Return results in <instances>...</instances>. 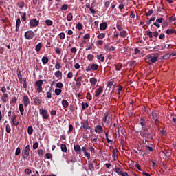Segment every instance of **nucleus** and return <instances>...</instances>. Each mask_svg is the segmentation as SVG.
<instances>
[{"label": "nucleus", "mask_w": 176, "mask_h": 176, "mask_svg": "<svg viewBox=\"0 0 176 176\" xmlns=\"http://www.w3.org/2000/svg\"><path fill=\"white\" fill-rule=\"evenodd\" d=\"M146 57L147 60H148L151 64H155V63L159 60V54H149Z\"/></svg>", "instance_id": "obj_1"}, {"label": "nucleus", "mask_w": 176, "mask_h": 176, "mask_svg": "<svg viewBox=\"0 0 176 176\" xmlns=\"http://www.w3.org/2000/svg\"><path fill=\"white\" fill-rule=\"evenodd\" d=\"M24 36L25 39H28V41H31V39H34L35 36V32L32 30H28L25 32Z\"/></svg>", "instance_id": "obj_2"}, {"label": "nucleus", "mask_w": 176, "mask_h": 176, "mask_svg": "<svg viewBox=\"0 0 176 176\" xmlns=\"http://www.w3.org/2000/svg\"><path fill=\"white\" fill-rule=\"evenodd\" d=\"M30 145L28 144L22 151V156L24 160H27V158L28 157V156H30Z\"/></svg>", "instance_id": "obj_3"}, {"label": "nucleus", "mask_w": 176, "mask_h": 176, "mask_svg": "<svg viewBox=\"0 0 176 176\" xmlns=\"http://www.w3.org/2000/svg\"><path fill=\"white\" fill-rule=\"evenodd\" d=\"M39 113L42 116L43 119L47 120L50 118L49 112L46 109H40Z\"/></svg>", "instance_id": "obj_4"}, {"label": "nucleus", "mask_w": 176, "mask_h": 176, "mask_svg": "<svg viewBox=\"0 0 176 176\" xmlns=\"http://www.w3.org/2000/svg\"><path fill=\"white\" fill-rule=\"evenodd\" d=\"M29 25L30 28H34L39 25V20H37L36 18H34L30 21Z\"/></svg>", "instance_id": "obj_5"}, {"label": "nucleus", "mask_w": 176, "mask_h": 176, "mask_svg": "<svg viewBox=\"0 0 176 176\" xmlns=\"http://www.w3.org/2000/svg\"><path fill=\"white\" fill-rule=\"evenodd\" d=\"M23 102L25 107H28V105H30V98H28V96L25 95L23 97Z\"/></svg>", "instance_id": "obj_6"}, {"label": "nucleus", "mask_w": 176, "mask_h": 176, "mask_svg": "<svg viewBox=\"0 0 176 176\" xmlns=\"http://www.w3.org/2000/svg\"><path fill=\"white\" fill-rule=\"evenodd\" d=\"M74 149L77 155H80V153H82V148H80L79 144H74Z\"/></svg>", "instance_id": "obj_7"}, {"label": "nucleus", "mask_w": 176, "mask_h": 176, "mask_svg": "<svg viewBox=\"0 0 176 176\" xmlns=\"http://www.w3.org/2000/svg\"><path fill=\"white\" fill-rule=\"evenodd\" d=\"M103 122L104 123H111V116L108 113H105L104 118H103Z\"/></svg>", "instance_id": "obj_8"}, {"label": "nucleus", "mask_w": 176, "mask_h": 176, "mask_svg": "<svg viewBox=\"0 0 176 176\" xmlns=\"http://www.w3.org/2000/svg\"><path fill=\"white\" fill-rule=\"evenodd\" d=\"M118 152H119V151L118 150V148H113V155H112V157L113 158V160L115 162H116V160H118Z\"/></svg>", "instance_id": "obj_9"}, {"label": "nucleus", "mask_w": 176, "mask_h": 176, "mask_svg": "<svg viewBox=\"0 0 176 176\" xmlns=\"http://www.w3.org/2000/svg\"><path fill=\"white\" fill-rule=\"evenodd\" d=\"M9 95L8 94H3L1 96V100L4 104H6L8 102V100H9Z\"/></svg>", "instance_id": "obj_10"}, {"label": "nucleus", "mask_w": 176, "mask_h": 176, "mask_svg": "<svg viewBox=\"0 0 176 176\" xmlns=\"http://www.w3.org/2000/svg\"><path fill=\"white\" fill-rule=\"evenodd\" d=\"M21 24V20L20 19V18H17L16 22V29H15V31H16V32H19V30H20Z\"/></svg>", "instance_id": "obj_11"}, {"label": "nucleus", "mask_w": 176, "mask_h": 176, "mask_svg": "<svg viewBox=\"0 0 176 176\" xmlns=\"http://www.w3.org/2000/svg\"><path fill=\"white\" fill-rule=\"evenodd\" d=\"M33 101L35 105H41V104H42V99H39V97L34 98Z\"/></svg>", "instance_id": "obj_12"}, {"label": "nucleus", "mask_w": 176, "mask_h": 176, "mask_svg": "<svg viewBox=\"0 0 176 176\" xmlns=\"http://www.w3.org/2000/svg\"><path fill=\"white\" fill-rule=\"evenodd\" d=\"M111 86L112 87V92L113 93H116V91H118V90H116V86H118V85L116 84V82L115 81H111Z\"/></svg>", "instance_id": "obj_13"}, {"label": "nucleus", "mask_w": 176, "mask_h": 176, "mask_svg": "<svg viewBox=\"0 0 176 176\" xmlns=\"http://www.w3.org/2000/svg\"><path fill=\"white\" fill-rule=\"evenodd\" d=\"M107 27L108 24L107 23V22H103L100 25V29L101 30V31H105Z\"/></svg>", "instance_id": "obj_14"}, {"label": "nucleus", "mask_w": 176, "mask_h": 176, "mask_svg": "<svg viewBox=\"0 0 176 176\" xmlns=\"http://www.w3.org/2000/svg\"><path fill=\"white\" fill-rule=\"evenodd\" d=\"M102 126H101V125H97L95 127V133H98V134L102 133Z\"/></svg>", "instance_id": "obj_15"}, {"label": "nucleus", "mask_w": 176, "mask_h": 176, "mask_svg": "<svg viewBox=\"0 0 176 176\" xmlns=\"http://www.w3.org/2000/svg\"><path fill=\"white\" fill-rule=\"evenodd\" d=\"M103 88L102 87H100L95 92V96L96 97H99L101 93H102Z\"/></svg>", "instance_id": "obj_16"}, {"label": "nucleus", "mask_w": 176, "mask_h": 176, "mask_svg": "<svg viewBox=\"0 0 176 176\" xmlns=\"http://www.w3.org/2000/svg\"><path fill=\"white\" fill-rule=\"evenodd\" d=\"M146 131H148V129L143 128L142 131L140 132L141 137H142L143 138L146 137V134H148Z\"/></svg>", "instance_id": "obj_17"}, {"label": "nucleus", "mask_w": 176, "mask_h": 176, "mask_svg": "<svg viewBox=\"0 0 176 176\" xmlns=\"http://www.w3.org/2000/svg\"><path fill=\"white\" fill-rule=\"evenodd\" d=\"M62 105H63V108H65H65H68L69 103L68 102L67 100L63 99L62 100Z\"/></svg>", "instance_id": "obj_18"}, {"label": "nucleus", "mask_w": 176, "mask_h": 176, "mask_svg": "<svg viewBox=\"0 0 176 176\" xmlns=\"http://www.w3.org/2000/svg\"><path fill=\"white\" fill-rule=\"evenodd\" d=\"M146 135V138L145 139L146 142H148V140H153V135H152V132H148Z\"/></svg>", "instance_id": "obj_19"}, {"label": "nucleus", "mask_w": 176, "mask_h": 176, "mask_svg": "<svg viewBox=\"0 0 176 176\" xmlns=\"http://www.w3.org/2000/svg\"><path fill=\"white\" fill-rule=\"evenodd\" d=\"M54 75L56 78H60L61 79L63 78V72L60 70H57L55 73Z\"/></svg>", "instance_id": "obj_20"}, {"label": "nucleus", "mask_w": 176, "mask_h": 176, "mask_svg": "<svg viewBox=\"0 0 176 176\" xmlns=\"http://www.w3.org/2000/svg\"><path fill=\"white\" fill-rule=\"evenodd\" d=\"M19 110L21 112V115H24V104H19Z\"/></svg>", "instance_id": "obj_21"}, {"label": "nucleus", "mask_w": 176, "mask_h": 176, "mask_svg": "<svg viewBox=\"0 0 176 176\" xmlns=\"http://www.w3.org/2000/svg\"><path fill=\"white\" fill-rule=\"evenodd\" d=\"M42 43H38L36 47H35V50L36 52H41V50L42 49Z\"/></svg>", "instance_id": "obj_22"}, {"label": "nucleus", "mask_w": 176, "mask_h": 176, "mask_svg": "<svg viewBox=\"0 0 176 176\" xmlns=\"http://www.w3.org/2000/svg\"><path fill=\"white\" fill-rule=\"evenodd\" d=\"M82 128H84L85 130H90V126L89 125V123L87 122H83L82 124Z\"/></svg>", "instance_id": "obj_23"}, {"label": "nucleus", "mask_w": 176, "mask_h": 176, "mask_svg": "<svg viewBox=\"0 0 176 176\" xmlns=\"http://www.w3.org/2000/svg\"><path fill=\"white\" fill-rule=\"evenodd\" d=\"M16 102H17V98H16V96H14L10 101V103L12 105V107H14L16 105Z\"/></svg>", "instance_id": "obj_24"}, {"label": "nucleus", "mask_w": 176, "mask_h": 176, "mask_svg": "<svg viewBox=\"0 0 176 176\" xmlns=\"http://www.w3.org/2000/svg\"><path fill=\"white\" fill-rule=\"evenodd\" d=\"M140 124L142 129H144V126H146V120L142 117L140 118Z\"/></svg>", "instance_id": "obj_25"}, {"label": "nucleus", "mask_w": 176, "mask_h": 176, "mask_svg": "<svg viewBox=\"0 0 176 176\" xmlns=\"http://www.w3.org/2000/svg\"><path fill=\"white\" fill-rule=\"evenodd\" d=\"M41 61H42L43 64L45 65L47 64V63H49V58H47L46 56H43L41 59Z\"/></svg>", "instance_id": "obj_26"}, {"label": "nucleus", "mask_w": 176, "mask_h": 176, "mask_svg": "<svg viewBox=\"0 0 176 176\" xmlns=\"http://www.w3.org/2000/svg\"><path fill=\"white\" fill-rule=\"evenodd\" d=\"M89 82L91 85H94V86H96V84L97 83V78L93 77L90 78Z\"/></svg>", "instance_id": "obj_27"}, {"label": "nucleus", "mask_w": 176, "mask_h": 176, "mask_svg": "<svg viewBox=\"0 0 176 176\" xmlns=\"http://www.w3.org/2000/svg\"><path fill=\"white\" fill-rule=\"evenodd\" d=\"M120 36H121V38H126L127 36V31L123 30L120 32Z\"/></svg>", "instance_id": "obj_28"}, {"label": "nucleus", "mask_w": 176, "mask_h": 176, "mask_svg": "<svg viewBox=\"0 0 176 176\" xmlns=\"http://www.w3.org/2000/svg\"><path fill=\"white\" fill-rule=\"evenodd\" d=\"M91 69L92 71H97V69H98V65L95 63L91 65Z\"/></svg>", "instance_id": "obj_29"}, {"label": "nucleus", "mask_w": 176, "mask_h": 176, "mask_svg": "<svg viewBox=\"0 0 176 176\" xmlns=\"http://www.w3.org/2000/svg\"><path fill=\"white\" fill-rule=\"evenodd\" d=\"M33 133H34V129L32 128V126H29L28 127V134H29V135H31Z\"/></svg>", "instance_id": "obj_30"}, {"label": "nucleus", "mask_w": 176, "mask_h": 176, "mask_svg": "<svg viewBox=\"0 0 176 176\" xmlns=\"http://www.w3.org/2000/svg\"><path fill=\"white\" fill-rule=\"evenodd\" d=\"M88 168L91 171H94V163H89L88 164Z\"/></svg>", "instance_id": "obj_31"}, {"label": "nucleus", "mask_w": 176, "mask_h": 176, "mask_svg": "<svg viewBox=\"0 0 176 176\" xmlns=\"http://www.w3.org/2000/svg\"><path fill=\"white\" fill-rule=\"evenodd\" d=\"M73 19H74V16L72 15V12L69 13L67 16V21H72Z\"/></svg>", "instance_id": "obj_32"}, {"label": "nucleus", "mask_w": 176, "mask_h": 176, "mask_svg": "<svg viewBox=\"0 0 176 176\" xmlns=\"http://www.w3.org/2000/svg\"><path fill=\"white\" fill-rule=\"evenodd\" d=\"M42 85H43V80H39L36 81V86H37V87H42Z\"/></svg>", "instance_id": "obj_33"}, {"label": "nucleus", "mask_w": 176, "mask_h": 176, "mask_svg": "<svg viewBox=\"0 0 176 176\" xmlns=\"http://www.w3.org/2000/svg\"><path fill=\"white\" fill-rule=\"evenodd\" d=\"M45 24L46 25H48V27H52V25H53V21L47 19L45 20Z\"/></svg>", "instance_id": "obj_34"}, {"label": "nucleus", "mask_w": 176, "mask_h": 176, "mask_svg": "<svg viewBox=\"0 0 176 176\" xmlns=\"http://www.w3.org/2000/svg\"><path fill=\"white\" fill-rule=\"evenodd\" d=\"M151 116H152V119L151 120H153L154 119H157V113L153 111L152 113H151Z\"/></svg>", "instance_id": "obj_35"}, {"label": "nucleus", "mask_w": 176, "mask_h": 176, "mask_svg": "<svg viewBox=\"0 0 176 176\" xmlns=\"http://www.w3.org/2000/svg\"><path fill=\"white\" fill-rule=\"evenodd\" d=\"M60 149H61L62 152L67 153V145L62 144L60 145Z\"/></svg>", "instance_id": "obj_36"}, {"label": "nucleus", "mask_w": 176, "mask_h": 176, "mask_svg": "<svg viewBox=\"0 0 176 176\" xmlns=\"http://www.w3.org/2000/svg\"><path fill=\"white\" fill-rule=\"evenodd\" d=\"M76 28L77 30H83V25L82 23H78L76 24Z\"/></svg>", "instance_id": "obj_37"}, {"label": "nucleus", "mask_w": 176, "mask_h": 176, "mask_svg": "<svg viewBox=\"0 0 176 176\" xmlns=\"http://www.w3.org/2000/svg\"><path fill=\"white\" fill-rule=\"evenodd\" d=\"M62 92H63V90H61L60 89H58V88L55 89V94L56 96H60Z\"/></svg>", "instance_id": "obj_38"}, {"label": "nucleus", "mask_w": 176, "mask_h": 176, "mask_svg": "<svg viewBox=\"0 0 176 176\" xmlns=\"http://www.w3.org/2000/svg\"><path fill=\"white\" fill-rule=\"evenodd\" d=\"M97 58H98V60H100V61H102V63H104V61H105V58L104 56H102V54L98 55Z\"/></svg>", "instance_id": "obj_39"}, {"label": "nucleus", "mask_w": 176, "mask_h": 176, "mask_svg": "<svg viewBox=\"0 0 176 176\" xmlns=\"http://www.w3.org/2000/svg\"><path fill=\"white\" fill-rule=\"evenodd\" d=\"M115 68H116V71H120V69H122V64L118 63V64L115 65Z\"/></svg>", "instance_id": "obj_40"}, {"label": "nucleus", "mask_w": 176, "mask_h": 176, "mask_svg": "<svg viewBox=\"0 0 176 176\" xmlns=\"http://www.w3.org/2000/svg\"><path fill=\"white\" fill-rule=\"evenodd\" d=\"M6 133H8V134H9L10 131H12V129H10V125H9V124H6Z\"/></svg>", "instance_id": "obj_41"}, {"label": "nucleus", "mask_w": 176, "mask_h": 176, "mask_svg": "<svg viewBox=\"0 0 176 176\" xmlns=\"http://www.w3.org/2000/svg\"><path fill=\"white\" fill-rule=\"evenodd\" d=\"M145 34L148 36V38H153V34H152L153 33L151 31H146Z\"/></svg>", "instance_id": "obj_42"}, {"label": "nucleus", "mask_w": 176, "mask_h": 176, "mask_svg": "<svg viewBox=\"0 0 176 176\" xmlns=\"http://www.w3.org/2000/svg\"><path fill=\"white\" fill-rule=\"evenodd\" d=\"M82 111H85V109H86V108H89V104L88 103H82Z\"/></svg>", "instance_id": "obj_43"}, {"label": "nucleus", "mask_w": 176, "mask_h": 176, "mask_svg": "<svg viewBox=\"0 0 176 176\" xmlns=\"http://www.w3.org/2000/svg\"><path fill=\"white\" fill-rule=\"evenodd\" d=\"M174 30L173 29H167V30L166 31V34H167L168 35H171V34H174Z\"/></svg>", "instance_id": "obj_44"}, {"label": "nucleus", "mask_w": 176, "mask_h": 176, "mask_svg": "<svg viewBox=\"0 0 176 176\" xmlns=\"http://www.w3.org/2000/svg\"><path fill=\"white\" fill-rule=\"evenodd\" d=\"M21 19L23 21H27V13L26 12H23L21 15Z\"/></svg>", "instance_id": "obj_45"}, {"label": "nucleus", "mask_w": 176, "mask_h": 176, "mask_svg": "<svg viewBox=\"0 0 176 176\" xmlns=\"http://www.w3.org/2000/svg\"><path fill=\"white\" fill-rule=\"evenodd\" d=\"M23 86L24 89H27V78H23V81H22Z\"/></svg>", "instance_id": "obj_46"}, {"label": "nucleus", "mask_w": 176, "mask_h": 176, "mask_svg": "<svg viewBox=\"0 0 176 176\" xmlns=\"http://www.w3.org/2000/svg\"><path fill=\"white\" fill-rule=\"evenodd\" d=\"M46 94H47V98L49 100H50L52 98V89H50V91L46 93Z\"/></svg>", "instance_id": "obj_47"}, {"label": "nucleus", "mask_w": 176, "mask_h": 176, "mask_svg": "<svg viewBox=\"0 0 176 176\" xmlns=\"http://www.w3.org/2000/svg\"><path fill=\"white\" fill-rule=\"evenodd\" d=\"M152 122H154L155 126H159V117L157 118H155L154 120H152Z\"/></svg>", "instance_id": "obj_48"}, {"label": "nucleus", "mask_w": 176, "mask_h": 176, "mask_svg": "<svg viewBox=\"0 0 176 176\" xmlns=\"http://www.w3.org/2000/svg\"><path fill=\"white\" fill-rule=\"evenodd\" d=\"M56 87H58V89H63V87H64V85L63 84V82H57Z\"/></svg>", "instance_id": "obj_49"}, {"label": "nucleus", "mask_w": 176, "mask_h": 176, "mask_svg": "<svg viewBox=\"0 0 176 176\" xmlns=\"http://www.w3.org/2000/svg\"><path fill=\"white\" fill-rule=\"evenodd\" d=\"M45 157H46V158L48 159V160L53 159V155H52V153H47L45 154Z\"/></svg>", "instance_id": "obj_50"}, {"label": "nucleus", "mask_w": 176, "mask_h": 176, "mask_svg": "<svg viewBox=\"0 0 176 176\" xmlns=\"http://www.w3.org/2000/svg\"><path fill=\"white\" fill-rule=\"evenodd\" d=\"M69 6L68 4H64L63 6H62L60 10H67L68 9Z\"/></svg>", "instance_id": "obj_51"}, {"label": "nucleus", "mask_w": 176, "mask_h": 176, "mask_svg": "<svg viewBox=\"0 0 176 176\" xmlns=\"http://www.w3.org/2000/svg\"><path fill=\"white\" fill-rule=\"evenodd\" d=\"M60 68H61V63L57 61L55 65V69H60Z\"/></svg>", "instance_id": "obj_52"}, {"label": "nucleus", "mask_w": 176, "mask_h": 176, "mask_svg": "<svg viewBox=\"0 0 176 176\" xmlns=\"http://www.w3.org/2000/svg\"><path fill=\"white\" fill-rule=\"evenodd\" d=\"M59 38L60 39H65V33L61 32L59 34Z\"/></svg>", "instance_id": "obj_53"}, {"label": "nucleus", "mask_w": 176, "mask_h": 176, "mask_svg": "<svg viewBox=\"0 0 176 176\" xmlns=\"http://www.w3.org/2000/svg\"><path fill=\"white\" fill-rule=\"evenodd\" d=\"M20 153H21V149H20V147H18L15 152V155L19 156V155H20Z\"/></svg>", "instance_id": "obj_54"}, {"label": "nucleus", "mask_w": 176, "mask_h": 176, "mask_svg": "<svg viewBox=\"0 0 176 176\" xmlns=\"http://www.w3.org/2000/svg\"><path fill=\"white\" fill-rule=\"evenodd\" d=\"M97 38H98V39H102L105 38V34L101 33L97 36Z\"/></svg>", "instance_id": "obj_55"}, {"label": "nucleus", "mask_w": 176, "mask_h": 176, "mask_svg": "<svg viewBox=\"0 0 176 176\" xmlns=\"http://www.w3.org/2000/svg\"><path fill=\"white\" fill-rule=\"evenodd\" d=\"M153 14V10H150L147 12H146V16H149Z\"/></svg>", "instance_id": "obj_56"}, {"label": "nucleus", "mask_w": 176, "mask_h": 176, "mask_svg": "<svg viewBox=\"0 0 176 176\" xmlns=\"http://www.w3.org/2000/svg\"><path fill=\"white\" fill-rule=\"evenodd\" d=\"M24 6H25L24 1H21L20 3H19V7L20 8V9H23Z\"/></svg>", "instance_id": "obj_57"}, {"label": "nucleus", "mask_w": 176, "mask_h": 176, "mask_svg": "<svg viewBox=\"0 0 176 176\" xmlns=\"http://www.w3.org/2000/svg\"><path fill=\"white\" fill-rule=\"evenodd\" d=\"M84 155L87 157V160H90V153L86 151L84 153Z\"/></svg>", "instance_id": "obj_58"}, {"label": "nucleus", "mask_w": 176, "mask_h": 176, "mask_svg": "<svg viewBox=\"0 0 176 176\" xmlns=\"http://www.w3.org/2000/svg\"><path fill=\"white\" fill-rule=\"evenodd\" d=\"M87 100H89V101H91V94L90 92L87 93Z\"/></svg>", "instance_id": "obj_59"}, {"label": "nucleus", "mask_w": 176, "mask_h": 176, "mask_svg": "<svg viewBox=\"0 0 176 176\" xmlns=\"http://www.w3.org/2000/svg\"><path fill=\"white\" fill-rule=\"evenodd\" d=\"M72 131H74V126L72 124H69L68 133H72Z\"/></svg>", "instance_id": "obj_60"}, {"label": "nucleus", "mask_w": 176, "mask_h": 176, "mask_svg": "<svg viewBox=\"0 0 176 176\" xmlns=\"http://www.w3.org/2000/svg\"><path fill=\"white\" fill-rule=\"evenodd\" d=\"M164 20V18L161 17V18H158L156 19V22L159 23L160 24H162V23H163V21Z\"/></svg>", "instance_id": "obj_61"}, {"label": "nucleus", "mask_w": 176, "mask_h": 176, "mask_svg": "<svg viewBox=\"0 0 176 176\" xmlns=\"http://www.w3.org/2000/svg\"><path fill=\"white\" fill-rule=\"evenodd\" d=\"M169 20H170V22L175 21V20H176L175 15L173 14V16H171L169 18Z\"/></svg>", "instance_id": "obj_62"}, {"label": "nucleus", "mask_w": 176, "mask_h": 176, "mask_svg": "<svg viewBox=\"0 0 176 176\" xmlns=\"http://www.w3.org/2000/svg\"><path fill=\"white\" fill-rule=\"evenodd\" d=\"M24 173H25V174L30 175V174H31V173H32V171L31 170V169H25L24 170Z\"/></svg>", "instance_id": "obj_63"}, {"label": "nucleus", "mask_w": 176, "mask_h": 176, "mask_svg": "<svg viewBox=\"0 0 176 176\" xmlns=\"http://www.w3.org/2000/svg\"><path fill=\"white\" fill-rule=\"evenodd\" d=\"M121 176H129V174L126 172H123V170L122 172H120V175Z\"/></svg>", "instance_id": "obj_64"}]
</instances>
